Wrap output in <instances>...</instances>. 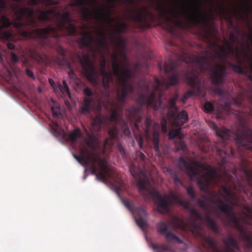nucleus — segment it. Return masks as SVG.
I'll return each mask as SVG.
<instances>
[{"instance_id":"f257e3e1","label":"nucleus","mask_w":252,"mask_h":252,"mask_svg":"<svg viewBox=\"0 0 252 252\" xmlns=\"http://www.w3.org/2000/svg\"><path fill=\"white\" fill-rule=\"evenodd\" d=\"M202 4V0H198L191 3L189 6L190 11H189L186 7H184L183 9L176 8L174 9L168 10L162 4L158 3L157 10L165 17V20L171 31L173 30V28L169 23H174L177 27L182 29L186 27L188 24L182 20V17L185 18L193 25L201 24L205 28L204 30V39L207 42L213 52L211 53L205 50L203 55L197 56L198 57L196 59L197 63L213 66H215V63H218L226 66L224 63L225 62L235 72L240 74H246L248 65L244 63L240 59L238 53H236L237 64L227 61L228 57L234 54L235 52L234 44L230 43L227 39H225V47H220V49H218L217 43L212 41L213 39L217 38L216 29L213 23L208 22L209 16L206 13H203L201 11Z\"/></svg>"},{"instance_id":"f03ea898","label":"nucleus","mask_w":252,"mask_h":252,"mask_svg":"<svg viewBox=\"0 0 252 252\" xmlns=\"http://www.w3.org/2000/svg\"><path fill=\"white\" fill-rule=\"evenodd\" d=\"M96 0H95V4ZM97 9L95 6V60L96 53L99 50L102 52L101 63V73L103 76V85L105 90L109 88V83L113 81V76L118 79L121 85L122 90H118L117 92V99L120 103H123L126 99L127 93L132 91V85L127 84V80L130 78L132 75L130 69L123 68L119 62L118 55L116 52L110 53L109 39L111 43L118 48L124 49L126 47V40L116 32H111L106 33L102 31L100 33V37H97Z\"/></svg>"},{"instance_id":"7ed1b4c3","label":"nucleus","mask_w":252,"mask_h":252,"mask_svg":"<svg viewBox=\"0 0 252 252\" xmlns=\"http://www.w3.org/2000/svg\"><path fill=\"white\" fill-rule=\"evenodd\" d=\"M105 99L111 106V113L106 117V122L108 125L109 137H107L103 144V147L101 151V153H98L99 141L95 136V178L102 182L111 185L116 191L119 192L124 186V183L116 173L110 166L106 159L103 155H108L110 152V149L117 138V125L121 123L122 126L125 128L124 133L126 135L130 134L129 129L127 127V124L122 120L119 116L117 107L116 104L110 101V94L108 90H105Z\"/></svg>"},{"instance_id":"20e7f679","label":"nucleus","mask_w":252,"mask_h":252,"mask_svg":"<svg viewBox=\"0 0 252 252\" xmlns=\"http://www.w3.org/2000/svg\"><path fill=\"white\" fill-rule=\"evenodd\" d=\"M173 54L174 57H170L168 61L164 63L163 66L165 74L173 73L167 83V87L174 86L178 84L180 78L179 74L178 73L180 69L178 68L183 66L185 69H187L189 63H190L193 64V66L190 74L187 75L186 80L187 84L190 87V89L185 94L184 98L187 99L192 96L199 94L202 92L203 88L199 77V73L197 72L199 67L196 59L198 57H190L185 50L182 48L180 49L179 52Z\"/></svg>"},{"instance_id":"39448f33","label":"nucleus","mask_w":252,"mask_h":252,"mask_svg":"<svg viewBox=\"0 0 252 252\" xmlns=\"http://www.w3.org/2000/svg\"><path fill=\"white\" fill-rule=\"evenodd\" d=\"M122 57V63L120 64L124 69L128 68L132 71V75L131 77L127 80V84L132 85V91L128 92L126 95V97L128 95H134L136 92L138 96L136 99V102L141 106L147 105L154 108L155 110H158L159 108L162 107V102L159 95L158 97H156V94L159 89L161 85V82L159 80L156 79V84L153 85L152 82L147 83L145 80H142L138 83H128V80H130L133 75L132 70L129 68V63L127 60L126 54L121 53ZM119 62H120L119 61Z\"/></svg>"},{"instance_id":"423d86ee","label":"nucleus","mask_w":252,"mask_h":252,"mask_svg":"<svg viewBox=\"0 0 252 252\" xmlns=\"http://www.w3.org/2000/svg\"><path fill=\"white\" fill-rule=\"evenodd\" d=\"M178 165L191 180L196 179L197 185L203 190L207 189L211 183L218 185L224 181L223 176L218 173L216 168H212L206 163L188 161L181 157Z\"/></svg>"},{"instance_id":"0eeeda50","label":"nucleus","mask_w":252,"mask_h":252,"mask_svg":"<svg viewBox=\"0 0 252 252\" xmlns=\"http://www.w3.org/2000/svg\"><path fill=\"white\" fill-rule=\"evenodd\" d=\"M86 133L87 138L80 149V155L73 154L78 162L85 168L84 180L90 173L94 175V133L93 131L90 133L87 130Z\"/></svg>"},{"instance_id":"6e6552de","label":"nucleus","mask_w":252,"mask_h":252,"mask_svg":"<svg viewBox=\"0 0 252 252\" xmlns=\"http://www.w3.org/2000/svg\"><path fill=\"white\" fill-rule=\"evenodd\" d=\"M210 200L213 204L217 205L220 212L224 213L231 219L234 227L239 232L240 237L246 247L252 249V232L247 230L241 223V220L234 214L233 205L223 203L220 199L217 198L215 196L211 198Z\"/></svg>"},{"instance_id":"1a4fd4ad","label":"nucleus","mask_w":252,"mask_h":252,"mask_svg":"<svg viewBox=\"0 0 252 252\" xmlns=\"http://www.w3.org/2000/svg\"><path fill=\"white\" fill-rule=\"evenodd\" d=\"M199 69L197 71L199 75L208 72L210 75V79L212 84L215 86L214 91L219 95L227 99L229 95V93L221 89L220 86L222 85L225 81L226 77V67L218 63H215V66L210 65H205L198 63Z\"/></svg>"},{"instance_id":"9d476101","label":"nucleus","mask_w":252,"mask_h":252,"mask_svg":"<svg viewBox=\"0 0 252 252\" xmlns=\"http://www.w3.org/2000/svg\"><path fill=\"white\" fill-rule=\"evenodd\" d=\"M150 195L155 200L159 211L161 213H167L169 211L170 206L172 204H177L184 207L185 209H189L190 203L188 201L182 199L179 196L171 194L162 195L158 191L153 190L150 192Z\"/></svg>"},{"instance_id":"9b49d317","label":"nucleus","mask_w":252,"mask_h":252,"mask_svg":"<svg viewBox=\"0 0 252 252\" xmlns=\"http://www.w3.org/2000/svg\"><path fill=\"white\" fill-rule=\"evenodd\" d=\"M191 226V231L194 235L200 236L202 231V227L200 224H197L199 220L204 222L213 232L220 233V229L216 221L212 219L210 215L206 213L203 217L195 209L191 208L189 210Z\"/></svg>"},{"instance_id":"f8f14e48","label":"nucleus","mask_w":252,"mask_h":252,"mask_svg":"<svg viewBox=\"0 0 252 252\" xmlns=\"http://www.w3.org/2000/svg\"><path fill=\"white\" fill-rule=\"evenodd\" d=\"M98 2V0H96V6L97 9V20L96 21V25L97 26V37H98V21L99 16L103 24L108 25L110 28L115 29L114 32H116L119 34L127 32L128 30V25L125 22L120 21L115 25L113 24V22L116 20V19L111 17L113 13V10H111L112 6H101L99 9L97 5Z\"/></svg>"},{"instance_id":"ddd939ff","label":"nucleus","mask_w":252,"mask_h":252,"mask_svg":"<svg viewBox=\"0 0 252 252\" xmlns=\"http://www.w3.org/2000/svg\"><path fill=\"white\" fill-rule=\"evenodd\" d=\"M152 14L147 7L142 6L137 9L130 10V18L139 29H150L151 25L149 22L148 16H152Z\"/></svg>"},{"instance_id":"4468645a","label":"nucleus","mask_w":252,"mask_h":252,"mask_svg":"<svg viewBox=\"0 0 252 252\" xmlns=\"http://www.w3.org/2000/svg\"><path fill=\"white\" fill-rule=\"evenodd\" d=\"M80 63L82 67V70L87 78L92 83L94 82V64L92 62L88 55L83 57L78 56Z\"/></svg>"},{"instance_id":"2eb2a0df","label":"nucleus","mask_w":252,"mask_h":252,"mask_svg":"<svg viewBox=\"0 0 252 252\" xmlns=\"http://www.w3.org/2000/svg\"><path fill=\"white\" fill-rule=\"evenodd\" d=\"M85 97L81 106L82 114L89 113L94 105V94L89 87H86L83 91Z\"/></svg>"},{"instance_id":"dca6fc26","label":"nucleus","mask_w":252,"mask_h":252,"mask_svg":"<svg viewBox=\"0 0 252 252\" xmlns=\"http://www.w3.org/2000/svg\"><path fill=\"white\" fill-rule=\"evenodd\" d=\"M135 219L137 225L143 229L148 226L145 218L148 215L147 211L143 207L137 208L135 210Z\"/></svg>"},{"instance_id":"f3484780","label":"nucleus","mask_w":252,"mask_h":252,"mask_svg":"<svg viewBox=\"0 0 252 252\" xmlns=\"http://www.w3.org/2000/svg\"><path fill=\"white\" fill-rule=\"evenodd\" d=\"M177 112H170L171 118H174V123L177 126H182L189 120L188 114L186 111L183 110L177 115Z\"/></svg>"},{"instance_id":"a211bd4d","label":"nucleus","mask_w":252,"mask_h":252,"mask_svg":"<svg viewBox=\"0 0 252 252\" xmlns=\"http://www.w3.org/2000/svg\"><path fill=\"white\" fill-rule=\"evenodd\" d=\"M213 128L215 130L217 136L220 137L222 140L225 141V140L229 139L230 134L231 131L229 129L224 127H219L216 123H212Z\"/></svg>"},{"instance_id":"6ab92c4d","label":"nucleus","mask_w":252,"mask_h":252,"mask_svg":"<svg viewBox=\"0 0 252 252\" xmlns=\"http://www.w3.org/2000/svg\"><path fill=\"white\" fill-rule=\"evenodd\" d=\"M244 5H243L242 8L240 10H238L237 9H234L233 15L234 16H236L238 14L240 15L241 18H243L242 14L247 12L248 13H250L252 12V7L250 5V4L248 0H243Z\"/></svg>"},{"instance_id":"aec40b11","label":"nucleus","mask_w":252,"mask_h":252,"mask_svg":"<svg viewBox=\"0 0 252 252\" xmlns=\"http://www.w3.org/2000/svg\"><path fill=\"white\" fill-rule=\"evenodd\" d=\"M223 243L227 247V250L225 252H232L231 248L239 250V246L236 240L232 237H229L223 240Z\"/></svg>"},{"instance_id":"412c9836","label":"nucleus","mask_w":252,"mask_h":252,"mask_svg":"<svg viewBox=\"0 0 252 252\" xmlns=\"http://www.w3.org/2000/svg\"><path fill=\"white\" fill-rule=\"evenodd\" d=\"M82 133L79 128L72 130L68 135L67 140L71 142H76L81 137Z\"/></svg>"},{"instance_id":"4be33fe9","label":"nucleus","mask_w":252,"mask_h":252,"mask_svg":"<svg viewBox=\"0 0 252 252\" xmlns=\"http://www.w3.org/2000/svg\"><path fill=\"white\" fill-rule=\"evenodd\" d=\"M215 196L220 199L216 194H212V195H211V196L209 197H206V200H201V199H198L197 202H198V205L199 206V207L200 208H201L202 209L205 210H206V211H208L209 209V208H210V205L209 204V203L208 202V201L210 202V203H212L210 199L212 198H214L215 197Z\"/></svg>"},{"instance_id":"5701e85b","label":"nucleus","mask_w":252,"mask_h":252,"mask_svg":"<svg viewBox=\"0 0 252 252\" xmlns=\"http://www.w3.org/2000/svg\"><path fill=\"white\" fill-rule=\"evenodd\" d=\"M245 94H241L240 96H239L238 98H233L232 100L239 107H243L244 106V100L245 99V97L247 96L248 97V100L251 103V105H252V96L251 95L250 96H246Z\"/></svg>"},{"instance_id":"b1692460","label":"nucleus","mask_w":252,"mask_h":252,"mask_svg":"<svg viewBox=\"0 0 252 252\" xmlns=\"http://www.w3.org/2000/svg\"><path fill=\"white\" fill-rule=\"evenodd\" d=\"M140 108L134 106H131L127 109V112L130 117L134 118L136 121H139L140 119Z\"/></svg>"},{"instance_id":"393cba45","label":"nucleus","mask_w":252,"mask_h":252,"mask_svg":"<svg viewBox=\"0 0 252 252\" xmlns=\"http://www.w3.org/2000/svg\"><path fill=\"white\" fill-rule=\"evenodd\" d=\"M153 137V144L154 148L155 151L157 153H159L160 152L159 147V135L158 132H154L153 133L152 135Z\"/></svg>"},{"instance_id":"a878e982","label":"nucleus","mask_w":252,"mask_h":252,"mask_svg":"<svg viewBox=\"0 0 252 252\" xmlns=\"http://www.w3.org/2000/svg\"><path fill=\"white\" fill-rule=\"evenodd\" d=\"M178 98V95H175L174 96H173V97H171L169 99V101H168V104L169 105V109L170 110V112H169V113H170V112H172L175 111V112H176L178 111V108L175 104Z\"/></svg>"},{"instance_id":"bb28decb","label":"nucleus","mask_w":252,"mask_h":252,"mask_svg":"<svg viewBox=\"0 0 252 252\" xmlns=\"http://www.w3.org/2000/svg\"><path fill=\"white\" fill-rule=\"evenodd\" d=\"M168 227L167 224L163 221H160L157 225L158 232L162 235H164L168 232Z\"/></svg>"},{"instance_id":"cd10ccee","label":"nucleus","mask_w":252,"mask_h":252,"mask_svg":"<svg viewBox=\"0 0 252 252\" xmlns=\"http://www.w3.org/2000/svg\"><path fill=\"white\" fill-rule=\"evenodd\" d=\"M118 0H106L107 4H103L101 6H112L111 9L116 7V2ZM135 0H125V3L132 5L134 3Z\"/></svg>"},{"instance_id":"c85d7f7f","label":"nucleus","mask_w":252,"mask_h":252,"mask_svg":"<svg viewBox=\"0 0 252 252\" xmlns=\"http://www.w3.org/2000/svg\"><path fill=\"white\" fill-rule=\"evenodd\" d=\"M59 88L63 94H66L69 98L71 97V94L66 82L65 80L63 81V85H59Z\"/></svg>"},{"instance_id":"c756f323","label":"nucleus","mask_w":252,"mask_h":252,"mask_svg":"<svg viewBox=\"0 0 252 252\" xmlns=\"http://www.w3.org/2000/svg\"><path fill=\"white\" fill-rule=\"evenodd\" d=\"M151 247L154 250H158V252H163L168 249V246L165 244L158 245L152 243L151 244Z\"/></svg>"},{"instance_id":"7c9ffc66","label":"nucleus","mask_w":252,"mask_h":252,"mask_svg":"<svg viewBox=\"0 0 252 252\" xmlns=\"http://www.w3.org/2000/svg\"><path fill=\"white\" fill-rule=\"evenodd\" d=\"M219 7L220 10L221 11V12L222 13V14L224 15L225 19L226 20V21L230 24V25L234 26L233 21L231 19V18L229 17L227 11H226L225 7L220 5H219Z\"/></svg>"},{"instance_id":"2f4dec72","label":"nucleus","mask_w":252,"mask_h":252,"mask_svg":"<svg viewBox=\"0 0 252 252\" xmlns=\"http://www.w3.org/2000/svg\"><path fill=\"white\" fill-rule=\"evenodd\" d=\"M164 235L165 236L167 240L169 242L172 241L173 240H176L178 241L180 243H181V241L180 238L171 232L168 231Z\"/></svg>"},{"instance_id":"473e14b6","label":"nucleus","mask_w":252,"mask_h":252,"mask_svg":"<svg viewBox=\"0 0 252 252\" xmlns=\"http://www.w3.org/2000/svg\"><path fill=\"white\" fill-rule=\"evenodd\" d=\"M204 111L207 113H212L215 111L213 104L209 101L206 102L204 104Z\"/></svg>"},{"instance_id":"72a5a7b5","label":"nucleus","mask_w":252,"mask_h":252,"mask_svg":"<svg viewBox=\"0 0 252 252\" xmlns=\"http://www.w3.org/2000/svg\"><path fill=\"white\" fill-rule=\"evenodd\" d=\"M181 129L178 128L176 129H171L169 131L168 133L169 138L170 139H173L176 137L178 136L181 134Z\"/></svg>"},{"instance_id":"f704fd0d","label":"nucleus","mask_w":252,"mask_h":252,"mask_svg":"<svg viewBox=\"0 0 252 252\" xmlns=\"http://www.w3.org/2000/svg\"><path fill=\"white\" fill-rule=\"evenodd\" d=\"M168 172L170 174L172 178L175 183H181V181L178 177L177 173L175 171H173L171 169H168Z\"/></svg>"},{"instance_id":"c9c22d12","label":"nucleus","mask_w":252,"mask_h":252,"mask_svg":"<svg viewBox=\"0 0 252 252\" xmlns=\"http://www.w3.org/2000/svg\"><path fill=\"white\" fill-rule=\"evenodd\" d=\"M245 56L247 58L248 62H251L250 72L247 71L246 75L248 76L249 79L252 82V58H250L247 54H245Z\"/></svg>"},{"instance_id":"e433bc0d","label":"nucleus","mask_w":252,"mask_h":252,"mask_svg":"<svg viewBox=\"0 0 252 252\" xmlns=\"http://www.w3.org/2000/svg\"><path fill=\"white\" fill-rule=\"evenodd\" d=\"M186 191L188 194L192 199L195 198L196 195L193 188L192 186H189L186 188Z\"/></svg>"},{"instance_id":"4c0bfd02","label":"nucleus","mask_w":252,"mask_h":252,"mask_svg":"<svg viewBox=\"0 0 252 252\" xmlns=\"http://www.w3.org/2000/svg\"><path fill=\"white\" fill-rule=\"evenodd\" d=\"M176 146L178 150L184 151L187 148L184 141L182 140H180L179 142L176 143Z\"/></svg>"},{"instance_id":"58836bf2","label":"nucleus","mask_w":252,"mask_h":252,"mask_svg":"<svg viewBox=\"0 0 252 252\" xmlns=\"http://www.w3.org/2000/svg\"><path fill=\"white\" fill-rule=\"evenodd\" d=\"M161 128L163 133L167 132V122L165 118H162L161 120Z\"/></svg>"},{"instance_id":"ea45409f","label":"nucleus","mask_w":252,"mask_h":252,"mask_svg":"<svg viewBox=\"0 0 252 252\" xmlns=\"http://www.w3.org/2000/svg\"><path fill=\"white\" fill-rule=\"evenodd\" d=\"M229 39L231 42L230 43L234 44L238 42V38L235 34L233 32L230 33Z\"/></svg>"},{"instance_id":"a19ab883","label":"nucleus","mask_w":252,"mask_h":252,"mask_svg":"<svg viewBox=\"0 0 252 252\" xmlns=\"http://www.w3.org/2000/svg\"><path fill=\"white\" fill-rule=\"evenodd\" d=\"M57 51L59 54L62 56L63 59L65 58V51L63 47L60 45H58L57 47Z\"/></svg>"},{"instance_id":"79ce46f5","label":"nucleus","mask_w":252,"mask_h":252,"mask_svg":"<svg viewBox=\"0 0 252 252\" xmlns=\"http://www.w3.org/2000/svg\"><path fill=\"white\" fill-rule=\"evenodd\" d=\"M11 60L13 63H16L19 62V58L18 56L14 53L11 52Z\"/></svg>"},{"instance_id":"37998d69","label":"nucleus","mask_w":252,"mask_h":252,"mask_svg":"<svg viewBox=\"0 0 252 252\" xmlns=\"http://www.w3.org/2000/svg\"><path fill=\"white\" fill-rule=\"evenodd\" d=\"M223 192L227 196H230L232 194V191L230 188H229L226 185H223L222 187Z\"/></svg>"},{"instance_id":"c03bdc74","label":"nucleus","mask_w":252,"mask_h":252,"mask_svg":"<svg viewBox=\"0 0 252 252\" xmlns=\"http://www.w3.org/2000/svg\"><path fill=\"white\" fill-rule=\"evenodd\" d=\"M204 240L210 247H213L214 246V241L212 238L210 237H206Z\"/></svg>"},{"instance_id":"a18cd8bd","label":"nucleus","mask_w":252,"mask_h":252,"mask_svg":"<svg viewBox=\"0 0 252 252\" xmlns=\"http://www.w3.org/2000/svg\"><path fill=\"white\" fill-rule=\"evenodd\" d=\"M25 71H26V74L29 77H30L31 78H32L33 80H35V76L34 75V73H33V72L32 70H31L28 68H27L26 69V70H25Z\"/></svg>"},{"instance_id":"49530a36","label":"nucleus","mask_w":252,"mask_h":252,"mask_svg":"<svg viewBox=\"0 0 252 252\" xmlns=\"http://www.w3.org/2000/svg\"><path fill=\"white\" fill-rule=\"evenodd\" d=\"M138 187L140 189H141L143 190H145L146 189V185L143 181H139L138 183Z\"/></svg>"},{"instance_id":"de8ad7c7","label":"nucleus","mask_w":252,"mask_h":252,"mask_svg":"<svg viewBox=\"0 0 252 252\" xmlns=\"http://www.w3.org/2000/svg\"><path fill=\"white\" fill-rule=\"evenodd\" d=\"M95 130H96V129L97 128V122L98 121H100L101 122V126H99V127H100L102 126V125H103V123L99 119V117H98V116L96 115L95 114Z\"/></svg>"},{"instance_id":"09e8293b","label":"nucleus","mask_w":252,"mask_h":252,"mask_svg":"<svg viewBox=\"0 0 252 252\" xmlns=\"http://www.w3.org/2000/svg\"><path fill=\"white\" fill-rule=\"evenodd\" d=\"M216 216H217V218H218L219 219L221 220L222 221L225 222V218H224V217H222L221 216L220 212H218L217 210L216 211Z\"/></svg>"},{"instance_id":"8fccbe9b","label":"nucleus","mask_w":252,"mask_h":252,"mask_svg":"<svg viewBox=\"0 0 252 252\" xmlns=\"http://www.w3.org/2000/svg\"><path fill=\"white\" fill-rule=\"evenodd\" d=\"M118 149L122 155H125V150L120 144H118Z\"/></svg>"},{"instance_id":"3c124183","label":"nucleus","mask_w":252,"mask_h":252,"mask_svg":"<svg viewBox=\"0 0 252 252\" xmlns=\"http://www.w3.org/2000/svg\"><path fill=\"white\" fill-rule=\"evenodd\" d=\"M224 153V155H226V153L224 149H217V154L220 156V157H223L222 154Z\"/></svg>"},{"instance_id":"603ef678","label":"nucleus","mask_w":252,"mask_h":252,"mask_svg":"<svg viewBox=\"0 0 252 252\" xmlns=\"http://www.w3.org/2000/svg\"><path fill=\"white\" fill-rule=\"evenodd\" d=\"M7 47L9 50H13L15 49L14 45L12 43H8Z\"/></svg>"},{"instance_id":"864d4df0","label":"nucleus","mask_w":252,"mask_h":252,"mask_svg":"<svg viewBox=\"0 0 252 252\" xmlns=\"http://www.w3.org/2000/svg\"><path fill=\"white\" fill-rule=\"evenodd\" d=\"M139 156H140V158L142 160H145V159L146 158V157H145V155L143 153L140 152V154H139Z\"/></svg>"},{"instance_id":"5fc2aeb1","label":"nucleus","mask_w":252,"mask_h":252,"mask_svg":"<svg viewBox=\"0 0 252 252\" xmlns=\"http://www.w3.org/2000/svg\"><path fill=\"white\" fill-rule=\"evenodd\" d=\"M95 88L96 87V86L97 85V81H96V78L98 76V72H97V68H96V66L95 65Z\"/></svg>"},{"instance_id":"6e6d98bb","label":"nucleus","mask_w":252,"mask_h":252,"mask_svg":"<svg viewBox=\"0 0 252 252\" xmlns=\"http://www.w3.org/2000/svg\"><path fill=\"white\" fill-rule=\"evenodd\" d=\"M49 82L50 84V85L53 87H54V85H55V82L51 79H49Z\"/></svg>"},{"instance_id":"4d7b16f0","label":"nucleus","mask_w":252,"mask_h":252,"mask_svg":"<svg viewBox=\"0 0 252 252\" xmlns=\"http://www.w3.org/2000/svg\"><path fill=\"white\" fill-rule=\"evenodd\" d=\"M146 123L147 126H149L151 125L150 119L149 118L146 119Z\"/></svg>"},{"instance_id":"13d9d810","label":"nucleus","mask_w":252,"mask_h":252,"mask_svg":"<svg viewBox=\"0 0 252 252\" xmlns=\"http://www.w3.org/2000/svg\"><path fill=\"white\" fill-rule=\"evenodd\" d=\"M124 203H125V205L127 207V208H129V206H130V204H129V202L128 201V200H125L124 201Z\"/></svg>"},{"instance_id":"bf43d9fd","label":"nucleus","mask_w":252,"mask_h":252,"mask_svg":"<svg viewBox=\"0 0 252 252\" xmlns=\"http://www.w3.org/2000/svg\"><path fill=\"white\" fill-rule=\"evenodd\" d=\"M52 112H53V114L54 116H58V113L57 112H55L54 110V108H52Z\"/></svg>"},{"instance_id":"052dcab7","label":"nucleus","mask_w":252,"mask_h":252,"mask_svg":"<svg viewBox=\"0 0 252 252\" xmlns=\"http://www.w3.org/2000/svg\"><path fill=\"white\" fill-rule=\"evenodd\" d=\"M173 219L175 220L179 221V222H182L181 220L178 218L177 217H174Z\"/></svg>"},{"instance_id":"680f3d73","label":"nucleus","mask_w":252,"mask_h":252,"mask_svg":"<svg viewBox=\"0 0 252 252\" xmlns=\"http://www.w3.org/2000/svg\"><path fill=\"white\" fill-rule=\"evenodd\" d=\"M92 127H94V119H92Z\"/></svg>"},{"instance_id":"e2e57ef3","label":"nucleus","mask_w":252,"mask_h":252,"mask_svg":"<svg viewBox=\"0 0 252 252\" xmlns=\"http://www.w3.org/2000/svg\"><path fill=\"white\" fill-rule=\"evenodd\" d=\"M22 62L24 64H27L28 63V61L26 59L24 60Z\"/></svg>"},{"instance_id":"0e129e2a","label":"nucleus","mask_w":252,"mask_h":252,"mask_svg":"<svg viewBox=\"0 0 252 252\" xmlns=\"http://www.w3.org/2000/svg\"><path fill=\"white\" fill-rule=\"evenodd\" d=\"M95 105L96 104V100H97V96H96V93H95Z\"/></svg>"},{"instance_id":"69168bd1","label":"nucleus","mask_w":252,"mask_h":252,"mask_svg":"<svg viewBox=\"0 0 252 252\" xmlns=\"http://www.w3.org/2000/svg\"><path fill=\"white\" fill-rule=\"evenodd\" d=\"M227 105H228V102H227H227H226L225 103V106H227Z\"/></svg>"},{"instance_id":"338daca9","label":"nucleus","mask_w":252,"mask_h":252,"mask_svg":"<svg viewBox=\"0 0 252 252\" xmlns=\"http://www.w3.org/2000/svg\"><path fill=\"white\" fill-rule=\"evenodd\" d=\"M250 39H251V41H252V37H250Z\"/></svg>"},{"instance_id":"774afa93","label":"nucleus","mask_w":252,"mask_h":252,"mask_svg":"<svg viewBox=\"0 0 252 252\" xmlns=\"http://www.w3.org/2000/svg\"><path fill=\"white\" fill-rule=\"evenodd\" d=\"M250 91H251V93H252V89H251V90H250Z\"/></svg>"}]
</instances>
